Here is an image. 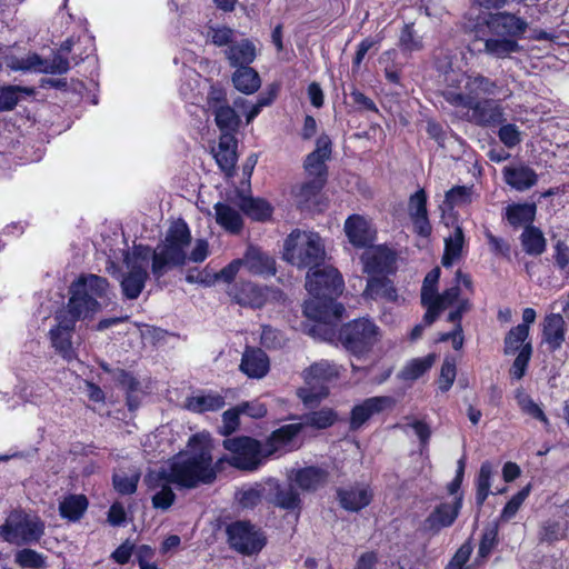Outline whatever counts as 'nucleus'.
Masks as SVG:
<instances>
[{"label":"nucleus","mask_w":569,"mask_h":569,"mask_svg":"<svg viewBox=\"0 0 569 569\" xmlns=\"http://www.w3.org/2000/svg\"><path fill=\"white\" fill-rule=\"evenodd\" d=\"M211 449L209 435H194L190 438L184 452L176 456L168 466H163L146 477L148 487L156 491L152 497L154 508L167 510L173 503L176 495L171 485L192 489L216 480L217 470Z\"/></svg>","instance_id":"nucleus-1"},{"label":"nucleus","mask_w":569,"mask_h":569,"mask_svg":"<svg viewBox=\"0 0 569 569\" xmlns=\"http://www.w3.org/2000/svg\"><path fill=\"white\" fill-rule=\"evenodd\" d=\"M70 298L66 310L56 315L57 327L49 332L51 346L66 361L77 358L72 333L78 320L92 318L103 307L113 302L109 281L97 274H81L69 288Z\"/></svg>","instance_id":"nucleus-2"},{"label":"nucleus","mask_w":569,"mask_h":569,"mask_svg":"<svg viewBox=\"0 0 569 569\" xmlns=\"http://www.w3.org/2000/svg\"><path fill=\"white\" fill-rule=\"evenodd\" d=\"M527 29V21L513 13L490 12L479 17L475 23L471 44L479 53L505 59L522 50L519 40Z\"/></svg>","instance_id":"nucleus-3"},{"label":"nucleus","mask_w":569,"mask_h":569,"mask_svg":"<svg viewBox=\"0 0 569 569\" xmlns=\"http://www.w3.org/2000/svg\"><path fill=\"white\" fill-rule=\"evenodd\" d=\"M298 429L296 425L282 426L274 430L264 443L250 437L226 439L223 447L231 453L229 463L238 469L254 470L263 458L296 449L295 438Z\"/></svg>","instance_id":"nucleus-4"},{"label":"nucleus","mask_w":569,"mask_h":569,"mask_svg":"<svg viewBox=\"0 0 569 569\" xmlns=\"http://www.w3.org/2000/svg\"><path fill=\"white\" fill-rule=\"evenodd\" d=\"M306 288L313 298L306 302L307 317L321 322H332L343 317L345 307L335 297L343 289L339 271L331 267H317L307 274Z\"/></svg>","instance_id":"nucleus-5"},{"label":"nucleus","mask_w":569,"mask_h":569,"mask_svg":"<svg viewBox=\"0 0 569 569\" xmlns=\"http://www.w3.org/2000/svg\"><path fill=\"white\" fill-rule=\"evenodd\" d=\"M446 88L442 91L445 100L453 107L470 104V102L495 97L500 92L497 80L486 77L478 71H450L445 76Z\"/></svg>","instance_id":"nucleus-6"},{"label":"nucleus","mask_w":569,"mask_h":569,"mask_svg":"<svg viewBox=\"0 0 569 569\" xmlns=\"http://www.w3.org/2000/svg\"><path fill=\"white\" fill-rule=\"evenodd\" d=\"M191 242L188 224L183 220L173 222L162 243L152 251V274L156 279L163 277L168 270L184 264L187 250Z\"/></svg>","instance_id":"nucleus-7"},{"label":"nucleus","mask_w":569,"mask_h":569,"mask_svg":"<svg viewBox=\"0 0 569 569\" xmlns=\"http://www.w3.org/2000/svg\"><path fill=\"white\" fill-rule=\"evenodd\" d=\"M326 258L321 237L312 231L293 230L286 239L283 259L298 268L320 267Z\"/></svg>","instance_id":"nucleus-8"},{"label":"nucleus","mask_w":569,"mask_h":569,"mask_svg":"<svg viewBox=\"0 0 569 569\" xmlns=\"http://www.w3.org/2000/svg\"><path fill=\"white\" fill-rule=\"evenodd\" d=\"M3 540L13 545L38 542L44 533V523L37 517L23 511H12L0 531Z\"/></svg>","instance_id":"nucleus-9"},{"label":"nucleus","mask_w":569,"mask_h":569,"mask_svg":"<svg viewBox=\"0 0 569 569\" xmlns=\"http://www.w3.org/2000/svg\"><path fill=\"white\" fill-rule=\"evenodd\" d=\"M337 376L338 371L335 365L326 360L316 362L305 371L306 386L298 390V396L307 406L319 402L329 393L326 383Z\"/></svg>","instance_id":"nucleus-10"},{"label":"nucleus","mask_w":569,"mask_h":569,"mask_svg":"<svg viewBox=\"0 0 569 569\" xmlns=\"http://www.w3.org/2000/svg\"><path fill=\"white\" fill-rule=\"evenodd\" d=\"M345 347L355 355L371 350L380 338L379 328L369 319L355 320L340 333Z\"/></svg>","instance_id":"nucleus-11"},{"label":"nucleus","mask_w":569,"mask_h":569,"mask_svg":"<svg viewBox=\"0 0 569 569\" xmlns=\"http://www.w3.org/2000/svg\"><path fill=\"white\" fill-rule=\"evenodd\" d=\"M207 111L214 117V122L222 134H232L240 126V117L230 106L223 88L211 86L207 94Z\"/></svg>","instance_id":"nucleus-12"},{"label":"nucleus","mask_w":569,"mask_h":569,"mask_svg":"<svg viewBox=\"0 0 569 569\" xmlns=\"http://www.w3.org/2000/svg\"><path fill=\"white\" fill-rule=\"evenodd\" d=\"M227 533L231 548L244 555L259 552L266 543L262 531L249 521L239 520L230 523Z\"/></svg>","instance_id":"nucleus-13"},{"label":"nucleus","mask_w":569,"mask_h":569,"mask_svg":"<svg viewBox=\"0 0 569 569\" xmlns=\"http://www.w3.org/2000/svg\"><path fill=\"white\" fill-rule=\"evenodd\" d=\"M467 108L466 119L477 126L491 127L505 121L503 108L493 99H481L470 104H460Z\"/></svg>","instance_id":"nucleus-14"},{"label":"nucleus","mask_w":569,"mask_h":569,"mask_svg":"<svg viewBox=\"0 0 569 569\" xmlns=\"http://www.w3.org/2000/svg\"><path fill=\"white\" fill-rule=\"evenodd\" d=\"M461 506V497H456L451 502H441L422 522V531L430 535H437L443 528L452 526L460 512Z\"/></svg>","instance_id":"nucleus-15"},{"label":"nucleus","mask_w":569,"mask_h":569,"mask_svg":"<svg viewBox=\"0 0 569 569\" xmlns=\"http://www.w3.org/2000/svg\"><path fill=\"white\" fill-rule=\"evenodd\" d=\"M363 270L377 277V274L389 273L393 270L396 254L387 247H370L362 256Z\"/></svg>","instance_id":"nucleus-16"},{"label":"nucleus","mask_w":569,"mask_h":569,"mask_svg":"<svg viewBox=\"0 0 569 569\" xmlns=\"http://www.w3.org/2000/svg\"><path fill=\"white\" fill-rule=\"evenodd\" d=\"M331 154V140L322 134L317 139L316 149L305 160V169L309 178H322L327 180L326 161Z\"/></svg>","instance_id":"nucleus-17"},{"label":"nucleus","mask_w":569,"mask_h":569,"mask_svg":"<svg viewBox=\"0 0 569 569\" xmlns=\"http://www.w3.org/2000/svg\"><path fill=\"white\" fill-rule=\"evenodd\" d=\"M228 293L241 306L261 308L268 299L269 289L242 281L230 287Z\"/></svg>","instance_id":"nucleus-18"},{"label":"nucleus","mask_w":569,"mask_h":569,"mask_svg":"<svg viewBox=\"0 0 569 569\" xmlns=\"http://www.w3.org/2000/svg\"><path fill=\"white\" fill-rule=\"evenodd\" d=\"M345 231L355 247L366 248L375 240V230L370 222L360 214H352L346 220Z\"/></svg>","instance_id":"nucleus-19"},{"label":"nucleus","mask_w":569,"mask_h":569,"mask_svg":"<svg viewBox=\"0 0 569 569\" xmlns=\"http://www.w3.org/2000/svg\"><path fill=\"white\" fill-rule=\"evenodd\" d=\"M340 506L349 511H359L367 507L373 497L369 486L356 483L348 488H340L337 491Z\"/></svg>","instance_id":"nucleus-20"},{"label":"nucleus","mask_w":569,"mask_h":569,"mask_svg":"<svg viewBox=\"0 0 569 569\" xmlns=\"http://www.w3.org/2000/svg\"><path fill=\"white\" fill-rule=\"evenodd\" d=\"M566 339V321L559 313H550L542 322V343L550 352L560 349Z\"/></svg>","instance_id":"nucleus-21"},{"label":"nucleus","mask_w":569,"mask_h":569,"mask_svg":"<svg viewBox=\"0 0 569 569\" xmlns=\"http://www.w3.org/2000/svg\"><path fill=\"white\" fill-rule=\"evenodd\" d=\"M502 173L506 183L517 191H526L538 182L536 171L523 163L507 166Z\"/></svg>","instance_id":"nucleus-22"},{"label":"nucleus","mask_w":569,"mask_h":569,"mask_svg":"<svg viewBox=\"0 0 569 569\" xmlns=\"http://www.w3.org/2000/svg\"><path fill=\"white\" fill-rule=\"evenodd\" d=\"M408 212L417 232L427 237L431 232V226L427 212V194L420 189L409 199Z\"/></svg>","instance_id":"nucleus-23"},{"label":"nucleus","mask_w":569,"mask_h":569,"mask_svg":"<svg viewBox=\"0 0 569 569\" xmlns=\"http://www.w3.org/2000/svg\"><path fill=\"white\" fill-rule=\"evenodd\" d=\"M257 47L248 38H241L234 40L229 48H226L224 56L231 67H244L249 66L257 58Z\"/></svg>","instance_id":"nucleus-24"},{"label":"nucleus","mask_w":569,"mask_h":569,"mask_svg":"<svg viewBox=\"0 0 569 569\" xmlns=\"http://www.w3.org/2000/svg\"><path fill=\"white\" fill-rule=\"evenodd\" d=\"M244 267L252 274L272 276L276 273V261L267 252L249 247L242 258Z\"/></svg>","instance_id":"nucleus-25"},{"label":"nucleus","mask_w":569,"mask_h":569,"mask_svg":"<svg viewBox=\"0 0 569 569\" xmlns=\"http://www.w3.org/2000/svg\"><path fill=\"white\" fill-rule=\"evenodd\" d=\"M240 370L249 378L260 379L269 371V358L261 349L247 348L242 355Z\"/></svg>","instance_id":"nucleus-26"},{"label":"nucleus","mask_w":569,"mask_h":569,"mask_svg":"<svg viewBox=\"0 0 569 569\" xmlns=\"http://www.w3.org/2000/svg\"><path fill=\"white\" fill-rule=\"evenodd\" d=\"M127 269L120 282L122 295L129 300H136L142 292L149 273L143 266H132Z\"/></svg>","instance_id":"nucleus-27"},{"label":"nucleus","mask_w":569,"mask_h":569,"mask_svg":"<svg viewBox=\"0 0 569 569\" xmlns=\"http://www.w3.org/2000/svg\"><path fill=\"white\" fill-rule=\"evenodd\" d=\"M537 213L536 203H511L505 208L503 219L513 228L531 227Z\"/></svg>","instance_id":"nucleus-28"},{"label":"nucleus","mask_w":569,"mask_h":569,"mask_svg":"<svg viewBox=\"0 0 569 569\" xmlns=\"http://www.w3.org/2000/svg\"><path fill=\"white\" fill-rule=\"evenodd\" d=\"M237 141L233 134H221L218 144V150L214 152V158L218 166L227 174H231L237 163L236 152Z\"/></svg>","instance_id":"nucleus-29"},{"label":"nucleus","mask_w":569,"mask_h":569,"mask_svg":"<svg viewBox=\"0 0 569 569\" xmlns=\"http://www.w3.org/2000/svg\"><path fill=\"white\" fill-rule=\"evenodd\" d=\"M328 471L320 467H306L296 471L293 481L302 490L315 491L326 485Z\"/></svg>","instance_id":"nucleus-30"},{"label":"nucleus","mask_w":569,"mask_h":569,"mask_svg":"<svg viewBox=\"0 0 569 569\" xmlns=\"http://www.w3.org/2000/svg\"><path fill=\"white\" fill-rule=\"evenodd\" d=\"M322 178H307L303 182L292 189V196L299 207L305 208L316 202V199L325 187Z\"/></svg>","instance_id":"nucleus-31"},{"label":"nucleus","mask_w":569,"mask_h":569,"mask_svg":"<svg viewBox=\"0 0 569 569\" xmlns=\"http://www.w3.org/2000/svg\"><path fill=\"white\" fill-rule=\"evenodd\" d=\"M216 221L229 232L238 233L242 228V216L228 203L218 202L214 206Z\"/></svg>","instance_id":"nucleus-32"},{"label":"nucleus","mask_w":569,"mask_h":569,"mask_svg":"<svg viewBox=\"0 0 569 569\" xmlns=\"http://www.w3.org/2000/svg\"><path fill=\"white\" fill-rule=\"evenodd\" d=\"M232 82L236 89L246 94L256 92L261 86L258 72L249 66L237 68L232 76Z\"/></svg>","instance_id":"nucleus-33"},{"label":"nucleus","mask_w":569,"mask_h":569,"mask_svg":"<svg viewBox=\"0 0 569 569\" xmlns=\"http://www.w3.org/2000/svg\"><path fill=\"white\" fill-rule=\"evenodd\" d=\"M521 244L526 253L540 256L546 251L547 241L542 231L535 227H526L520 236Z\"/></svg>","instance_id":"nucleus-34"},{"label":"nucleus","mask_w":569,"mask_h":569,"mask_svg":"<svg viewBox=\"0 0 569 569\" xmlns=\"http://www.w3.org/2000/svg\"><path fill=\"white\" fill-rule=\"evenodd\" d=\"M336 413L333 410L329 408H322L318 411H311L305 413L301 417V421L299 423H295L299 429L298 433L301 431L303 427H312L316 429H326L333 425L336 421Z\"/></svg>","instance_id":"nucleus-35"},{"label":"nucleus","mask_w":569,"mask_h":569,"mask_svg":"<svg viewBox=\"0 0 569 569\" xmlns=\"http://www.w3.org/2000/svg\"><path fill=\"white\" fill-rule=\"evenodd\" d=\"M237 204L246 216L254 220L263 221L271 216L270 204L259 198L240 197Z\"/></svg>","instance_id":"nucleus-36"},{"label":"nucleus","mask_w":569,"mask_h":569,"mask_svg":"<svg viewBox=\"0 0 569 569\" xmlns=\"http://www.w3.org/2000/svg\"><path fill=\"white\" fill-rule=\"evenodd\" d=\"M463 243V230L460 226H456L452 233L445 239L443 267H450L452 262L461 256Z\"/></svg>","instance_id":"nucleus-37"},{"label":"nucleus","mask_w":569,"mask_h":569,"mask_svg":"<svg viewBox=\"0 0 569 569\" xmlns=\"http://www.w3.org/2000/svg\"><path fill=\"white\" fill-rule=\"evenodd\" d=\"M88 507V500L82 495L67 497L59 506L60 515L71 521H77Z\"/></svg>","instance_id":"nucleus-38"},{"label":"nucleus","mask_w":569,"mask_h":569,"mask_svg":"<svg viewBox=\"0 0 569 569\" xmlns=\"http://www.w3.org/2000/svg\"><path fill=\"white\" fill-rule=\"evenodd\" d=\"M538 538L540 542L549 545L567 538V523L555 520L545 521L539 529Z\"/></svg>","instance_id":"nucleus-39"},{"label":"nucleus","mask_w":569,"mask_h":569,"mask_svg":"<svg viewBox=\"0 0 569 569\" xmlns=\"http://www.w3.org/2000/svg\"><path fill=\"white\" fill-rule=\"evenodd\" d=\"M365 293L373 299L386 298L393 300L396 298V290L391 282L380 277H371L369 279Z\"/></svg>","instance_id":"nucleus-40"},{"label":"nucleus","mask_w":569,"mask_h":569,"mask_svg":"<svg viewBox=\"0 0 569 569\" xmlns=\"http://www.w3.org/2000/svg\"><path fill=\"white\" fill-rule=\"evenodd\" d=\"M529 329L525 327H513L505 337V355H515L520 352L521 348L528 342Z\"/></svg>","instance_id":"nucleus-41"},{"label":"nucleus","mask_w":569,"mask_h":569,"mask_svg":"<svg viewBox=\"0 0 569 569\" xmlns=\"http://www.w3.org/2000/svg\"><path fill=\"white\" fill-rule=\"evenodd\" d=\"M473 187L457 186L446 192L445 204L449 209L463 207L472 202Z\"/></svg>","instance_id":"nucleus-42"},{"label":"nucleus","mask_w":569,"mask_h":569,"mask_svg":"<svg viewBox=\"0 0 569 569\" xmlns=\"http://www.w3.org/2000/svg\"><path fill=\"white\" fill-rule=\"evenodd\" d=\"M435 361L433 355H428L423 358H417L408 362L402 369L401 377L405 380H416L426 373Z\"/></svg>","instance_id":"nucleus-43"},{"label":"nucleus","mask_w":569,"mask_h":569,"mask_svg":"<svg viewBox=\"0 0 569 569\" xmlns=\"http://www.w3.org/2000/svg\"><path fill=\"white\" fill-rule=\"evenodd\" d=\"M440 268L436 267L427 273L421 288V303L427 309L438 295Z\"/></svg>","instance_id":"nucleus-44"},{"label":"nucleus","mask_w":569,"mask_h":569,"mask_svg":"<svg viewBox=\"0 0 569 569\" xmlns=\"http://www.w3.org/2000/svg\"><path fill=\"white\" fill-rule=\"evenodd\" d=\"M459 296H460V288L458 284H456V286L445 290L443 293H441V295L438 293L437 297L435 298V300H432V302L430 303V306L427 309H430V310L432 309L435 311V315H437V317H438L439 313L443 309L451 307L455 303H457V306H458L459 302L463 300V299H459Z\"/></svg>","instance_id":"nucleus-45"},{"label":"nucleus","mask_w":569,"mask_h":569,"mask_svg":"<svg viewBox=\"0 0 569 569\" xmlns=\"http://www.w3.org/2000/svg\"><path fill=\"white\" fill-rule=\"evenodd\" d=\"M20 92L31 94L33 89L19 86L0 87V111L12 110L19 101Z\"/></svg>","instance_id":"nucleus-46"},{"label":"nucleus","mask_w":569,"mask_h":569,"mask_svg":"<svg viewBox=\"0 0 569 569\" xmlns=\"http://www.w3.org/2000/svg\"><path fill=\"white\" fill-rule=\"evenodd\" d=\"M139 479L140 473L137 471L131 473L120 471L113 475V486L121 495H132L137 490Z\"/></svg>","instance_id":"nucleus-47"},{"label":"nucleus","mask_w":569,"mask_h":569,"mask_svg":"<svg viewBox=\"0 0 569 569\" xmlns=\"http://www.w3.org/2000/svg\"><path fill=\"white\" fill-rule=\"evenodd\" d=\"M516 400L520 409L533 417L535 419L540 420L545 426L549 425V420L547 416L543 413L542 409L532 400L530 396L525 393L522 390H518L516 393Z\"/></svg>","instance_id":"nucleus-48"},{"label":"nucleus","mask_w":569,"mask_h":569,"mask_svg":"<svg viewBox=\"0 0 569 569\" xmlns=\"http://www.w3.org/2000/svg\"><path fill=\"white\" fill-rule=\"evenodd\" d=\"M70 69L69 59L58 52L52 57V59H42L41 63L37 67L38 72L43 73H53V74H62L68 72Z\"/></svg>","instance_id":"nucleus-49"},{"label":"nucleus","mask_w":569,"mask_h":569,"mask_svg":"<svg viewBox=\"0 0 569 569\" xmlns=\"http://www.w3.org/2000/svg\"><path fill=\"white\" fill-rule=\"evenodd\" d=\"M492 475V466L489 461L481 465L479 475L477 477V493L476 501L478 505H482L490 492V478Z\"/></svg>","instance_id":"nucleus-50"},{"label":"nucleus","mask_w":569,"mask_h":569,"mask_svg":"<svg viewBox=\"0 0 569 569\" xmlns=\"http://www.w3.org/2000/svg\"><path fill=\"white\" fill-rule=\"evenodd\" d=\"M224 399L219 395L198 396L190 400L189 408L193 411H214L222 408Z\"/></svg>","instance_id":"nucleus-51"},{"label":"nucleus","mask_w":569,"mask_h":569,"mask_svg":"<svg viewBox=\"0 0 569 569\" xmlns=\"http://www.w3.org/2000/svg\"><path fill=\"white\" fill-rule=\"evenodd\" d=\"M532 355L531 342H527L513 360V363L509 370L511 378L520 380L526 375L530 358Z\"/></svg>","instance_id":"nucleus-52"},{"label":"nucleus","mask_w":569,"mask_h":569,"mask_svg":"<svg viewBox=\"0 0 569 569\" xmlns=\"http://www.w3.org/2000/svg\"><path fill=\"white\" fill-rule=\"evenodd\" d=\"M4 63L8 68L14 71H37V67L41 63V57L37 53H30L23 58L7 56Z\"/></svg>","instance_id":"nucleus-53"},{"label":"nucleus","mask_w":569,"mask_h":569,"mask_svg":"<svg viewBox=\"0 0 569 569\" xmlns=\"http://www.w3.org/2000/svg\"><path fill=\"white\" fill-rule=\"evenodd\" d=\"M16 562L21 568L42 569L46 567L44 557L32 549H22L14 556Z\"/></svg>","instance_id":"nucleus-54"},{"label":"nucleus","mask_w":569,"mask_h":569,"mask_svg":"<svg viewBox=\"0 0 569 569\" xmlns=\"http://www.w3.org/2000/svg\"><path fill=\"white\" fill-rule=\"evenodd\" d=\"M276 503L283 509H296L300 505L299 493L292 486L279 488L276 493Z\"/></svg>","instance_id":"nucleus-55"},{"label":"nucleus","mask_w":569,"mask_h":569,"mask_svg":"<svg viewBox=\"0 0 569 569\" xmlns=\"http://www.w3.org/2000/svg\"><path fill=\"white\" fill-rule=\"evenodd\" d=\"M150 259H152V251L149 247L136 246L132 253H127L124 257L126 267L143 266L148 270Z\"/></svg>","instance_id":"nucleus-56"},{"label":"nucleus","mask_w":569,"mask_h":569,"mask_svg":"<svg viewBox=\"0 0 569 569\" xmlns=\"http://www.w3.org/2000/svg\"><path fill=\"white\" fill-rule=\"evenodd\" d=\"M213 44L218 47H227L233 43L236 40V32L229 27H211L208 31Z\"/></svg>","instance_id":"nucleus-57"},{"label":"nucleus","mask_w":569,"mask_h":569,"mask_svg":"<svg viewBox=\"0 0 569 569\" xmlns=\"http://www.w3.org/2000/svg\"><path fill=\"white\" fill-rule=\"evenodd\" d=\"M118 383L127 391V400L130 408L133 407V393L139 390L140 382L130 373L124 370H119L117 373Z\"/></svg>","instance_id":"nucleus-58"},{"label":"nucleus","mask_w":569,"mask_h":569,"mask_svg":"<svg viewBox=\"0 0 569 569\" xmlns=\"http://www.w3.org/2000/svg\"><path fill=\"white\" fill-rule=\"evenodd\" d=\"M400 47L405 51H419L422 49V41L416 34L411 26L406 24L400 36Z\"/></svg>","instance_id":"nucleus-59"},{"label":"nucleus","mask_w":569,"mask_h":569,"mask_svg":"<svg viewBox=\"0 0 569 569\" xmlns=\"http://www.w3.org/2000/svg\"><path fill=\"white\" fill-rule=\"evenodd\" d=\"M528 497V489H522L518 493H516L505 506L502 512L500 515V520L503 522L512 519L518 512L520 506L523 503L526 498Z\"/></svg>","instance_id":"nucleus-60"},{"label":"nucleus","mask_w":569,"mask_h":569,"mask_svg":"<svg viewBox=\"0 0 569 569\" xmlns=\"http://www.w3.org/2000/svg\"><path fill=\"white\" fill-rule=\"evenodd\" d=\"M456 379V365L452 360L446 359L441 366L440 377L438 379L439 389L442 392L448 391Z\"/></svg>","instance_id":"nucleus-61"},{"label":"nucleus","mask_w":569,"mask_h":569,"mask_svg":"<svg viewBox=\"0 0 569 569\" xmlns=\"http://www.w3.org/2000/svg\"><path fill=\"white\" fill-rule=\"evenodd\" d=\"M366 402L373 416L387 410H392L397 403L396 399L390 396L371 397L366 399Z\"/></svg>","instance_id":"nucleus-62"},{"label":"nucleus","mask_w":569,"mask_h":569,"mask_svg":"<svg viewBox=\"0 0 569 569\" xmlns=\"http://www.w3.org/2000/svg\"><path fill=\"white\" fill-rule=\"evenodd\" d=\"M498 543V529L497 527H492L487 529L481 538L479 546V556L482 558L488 557L493 548Z\"/></svg>","instance_id":"nucleus-63"},{"label":"nucleus","mask_w":569,"mask_h":569,"mask_svg":"<svg viewBox=\"0 0 569 569\" xmlns=\"http://www.w3.org/2000/svg\"><path fill=\"white\" fill-rule=\"evenodd\" d=\"M498 136L501 142L508 148H513L521 141L520 131L511 123L503 124L499 129Z\"/></svg>","instance_id":"nucleus-64"}]
</instances>
